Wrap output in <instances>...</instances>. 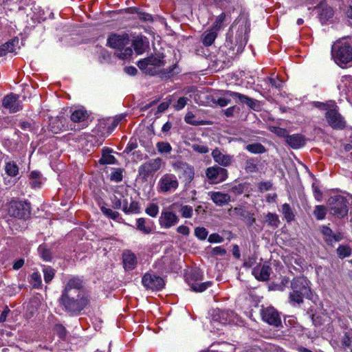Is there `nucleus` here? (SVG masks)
Masks as SVG:
<instances>
[{
    "mask_svg": "<svg viewBox=\"0 0 352 352\" xmlns=\"http://www.w3.org/2000/svg\"><path fill=\"white\" fill-rule=\"evenodd\" d=\"M58 302L65 311L78 315L89 303V298L83 289V280L78 276L70 278L62 291Z\"/></svg>",
    "mask_w": 352,
    "mask_h": 352,
    "instance_id": "1",
    "label": "nucleus"
},
{
    "mask_svg": "<svg viewBox=\"0 0 352 352\" xmlns=\"http://www.w3.org/2000/svg\"><path fill=\"white\" fill-rule=\"evenodd\" d=\"M164 56L162 54H152L138 63L139 69L146 74L155 76L161 74L162 78H170L178 72H175L177 65H172L168 69L163 67L165 65Z\"/></svg>",
    "mask_w": 352,
    "mask_h": 352,
    "instance_id": "2",
    "label": "nucleus"
},
{
    "mask_svg": "<svg viewBox=\"0 0 352 352\" xmlns=\"http://www.w3.org/2000/svg\"><path fill=\"white\" fill-rule=\"evenodd\" d=\"M309 280L304 276L293 278L291 282L292 292L289 295V302L292 305H300L303 302V298L311 299L312 293L309 285Z\"/></svg>",
    "mask_w": 352,
    "mask_h": 352,
    "instance_id": "3",
    "label": "nucleus"
},
{
    "mask_svg": "<svg viewBox=\"0 0 352 352\" xmlns=\"http://www.w3.org/2000/svg\"><path fill=\"white\" fill-rule=\"evenodd\" d=\"M331 54L335 62L341 67L352 61L351 41L346 38L338 40L332 45Z\"/></svg>",
    "mask_w": 352,
    "mask_h": 352,
    "instance_id": "4",
    "label": "nucleus"
},
{
    "mask_svg": "<svg viewBox=\"0 0 352 352\" xmlns=\"http://www.w3.org/2000/svg\"><path fill=\"white\" fill-rule=\"evenodd\" d=\"M231 29L228 33L226 45L233 51L234 54L241 53L248 42L246 28L241 26L236 32L234 36L231 34Z\"/></svg>",
    "mask_w": 352,
    "mask_h": 352,
    "instance_id": "5",
    "label": "nucleus"
},
{
    "mask_svg": "<svg viewBox=\"0 0 352 352\" xmlns=\"http://www.w3.org/2000/svg\"><path fill=\"white\" fill-rule=\"evenodd\" d=\"M330 213L339 219L346 217L348 214V201L342 195L331 197L328 200Z\"/></svg>",
    "mask_w": 352,
    "mask_h": 352,
    "instance_id": "6",
    "label": "nucleus"
},
{
    "mask_svg": "<svg viewBox=\"0 0 352 352\" xmlns=\"http://www.w3.org/2000/svg\"><path fill=\"white\" fill-rule=\"evenodd\" d=\"M177 204H173L162 210L159 217V224L161 228L169 229L179 223V217L173 212V208Z\"/></svg>",
    "mask_w": 352,
    "mask_h": 352,
    "instance_id": "7",
    "label": "nucleus"
},
{
    "mask_svg": "<svg viewBox=\"0 0 352 352\" xmlns=\"http://www.w3.org/2000/svg\"><path fill=\"white\" fill-rule=\"evenodd\" d=\"M325 118L329 125L333 129L342 130L346 126L344 117L339 113L338 107L332 105V108L325 112Z\"/></svg>",
    "mask_w": 352,
    "mask_h": 352,
    "instance_id": "8",
    "label": "nucleus"
},
{
    "mask_svg": "<svg viewBox=\"0 0 352 352\" xmlns=\"http://www.w3.org/2000/svg\"><path fill=\"white\" fill-rule=\"evenodd\" d=\"M179 187V182L174 174L166 173L163 175L157 183V190L162 193H170L175 192Z\"/></svg>",
    "mask_w": 352,
    "mask_h": 352,
    "instance_id": "9",
    "label": "nucleus"
},
{
    "mask_svg": "<svg viewBox=\"0 0 352 352\" xmlns=\"http://www.w3.org/2000/svg\"><path fill=\"white\" fill-rule=\"evenodd\" d=\"M8 214L18 219H26L30 214V204L22 201L12 200L9 204Z\"/></svg>",
    "mask_w": 352,
    "mask_h": 352,
    "instance_id": "10",
    "label": "nucleus"
},
{
    "mask_svg": "<svg viewBox=\"0 0 352 352\" xmlns=\"http://www.w3.org/2000/svg\"><path fill=\"white\" fill-rule=\"evenodd\" d=\"M224 95L230 96L241 104H245L249 108L254 111H259L261 109V104L258 100L250 98L242 94L227 90L224 91Z\"/></svg>",
    "mask_w": 352,
    "mask_h": 352,
    "instance_id": "11",
    "label": "nucleus"
},
{
    "mask_svg": "<svg viewBox=\"0 0 352 352\" xmlns=\"http://www.w3.org/2000/svg\"><path fill=\"white\" fill-rule=\"evenodd\" d=\"M206 176L210 183L219 184L228 178V170L223 167L213 166L206 170Z\"/></svg>",
    "mask_w": 352,
    "mask_h": 352,
    "instance_id": "12",
    "label": "nucleus"
},
{
    "mask_svg": "<svg viewBox=\"0 0 352 352\" xmlns=\"http://www.w3.org/2000/svg\"><path fill=\"white\" fill-rule=\"evenodd\" d=\"M162 160L160 157L152 159L142 164L138 169L139 175L143 179L147 177L160 169Z\"/></svg>",
    "mask_w": 352,
    "mask_h": 352,
    "instance_id": "13",
    "label": "nucleus"
},
{
    "mask_svg": "<svg viewBox=\"0 0 352 352\" xmlns=\"http://www.w3.org/2000/svg\"><path fill=\"white\" fill-rule=\"evenodd\" d=\"M142 283L146 289L161 290L165 285L164 280L160 276L146 273L142 278Z\"/></svg>",
    "mask_w": 352,
    "mask_h": 352,
    "instance_id": "14",
    "label": "nucleus"
},
{
    "mask_svg": "<svg viewBox=\"0 0 352 352\" xmlns=\"http://www.w3.org/2000/svg\"><path fill=\"white\" fill-rule=\"evenodd\" d=\"M262 319L270 325L278 327L281 325L279 313L272 307L263 308L261 310Z\"/></svg>",
    "mask_w": 352,
    "mask_h": 352,
    "instance_id": "15",
    "label": "nucleus"
},
{
    "mask_svg": "<svg viewBox=\"0 0 352 352\" xmlns=\"http://www.w3.org/2000/svg\"><path fill=\"white\" fill-rule=\"evenodd\" d=\"M129 42V36L127 34H112L107 39L108 45L118 50L128 45Z\"/></svg>",
    "mask_w": 352,
    "mask_h": 352,
    "instance_id": "16",
    "label": "nucleus"
},
{
    "mask_svg": "<svg viewBox=\"0 0 352 352\" xmlns=\"http://www.w3.org/2000/svg\"><path fill=\"white\" fill-rule=\"evenodd\" d=\"M19 98L18 95L12 93L8 94L3 99L2 106L8 109L10 113H16L22 109Z\"/></svg>",
    "mask_w": 352,
    "mask_h": 352,
    "instance_id": "17",
    "label": "nucleus"
},
{
    "mask_svg": "<svg viewBox=\"0 0 352 352\" xmlns=\"http://www.w3.org/2000/svg\"><path fill=\"white\" fill-rule=\"evenodd\" d=\"M211 155L214 161L220 165L221 167L230 166L234 162L233 155L225 153L218 148L214 149Z\"/></svg>",
    "mask_w": 352,
    "mask_h": 352,
    "instance_id": "18",
    "label": "nucleus"
},
{
    "mask_svg": "<svg viewBox=\"0 0 352 352\" xmlns=\"http://www.w3.org/2000/svg\"><path fill=\"white\" fill-rule=\"evenodd\" d=\"M272 268L267 263L258 264L253 268L252 274L259 281H267L270 279Z\"/></svg>",
    "mask_w": 352,
    "mask_h": 352,
    "instance_id": "19",
    "label": "nucleus"
},
{
    "mask_svg": "<svg viewBox=\"0 0 352 352\" xmlns=\"http://www.w3.org/2000/svg\"><path fill=\"white\" fill-rule=\"evenodd\" d=\"M320 232L324 236V240L329 245H333V243L339 242L344 238L342 232H337L334 233L332 230L327 226H322L320 228Z\"/></svg>",
    "mask_w": 352,
    "mask_h": 352,
    "instance_id": "20",
    "label": "nucleus"
},
{
    "mask_svg": "<svg viewBox=\"0 0 352 352\" xmlns=\"http://www.w3.org/2000/svg\"><path fill=\"white\" fill-rule=\"evenodd\" d=\"M49 126L50 131L56 134L66 131L68 129L67 119L64 116H58L50 122Z\"/></svg>",
    "mask_w": 352,
    "mask_h": 352,
    "instance_id": "21",
    "label": "nucleus"
},
{
    "mask_svg": "<svg viewBox=\"0 0 352 352\" xmlns=\"http://www.w3.org/2000/svg\"><path fill=\"white\" fill-rule=\"evenodd\" d=\"M208 195L211 200L218 206H225L231 201V197L229 194L219 191L209 192Z\"/></svg>",
    "mask_w": 352,
    "mask_h": 352,
    "instance_id": "22",
    "label": "nucleus"
},
{
    "mask_svg": "<svg viewBox=\"0 0 352 352\" xmlns=\"http://www.w3.org/2000/svg\"><path fill=\"white\" fill-rule=\"evenodd\" d=\"M155 227L154 222L148 219L138 218L136 220V228L144 234L152 233Z\"/></svg>",
    "mask_w": 352,
    "mask_h": 352,
    "instance_id": "23",
    "label": "nucleus"
},
{
    "mask_svg": "<svg viewBox=\"0 0 352 352\" xmlns=\"http://www.w3.org/2000/svg\"><path fill=\"white\" fill-rule=\"evenodd\" d=\"M122 261L125 270L130 271L135 269L137 265L135 255L129 250L124 251L122 254Z\"/></svg>",
    "mask_w": 352,
    "mask_h": 352,
    "instance_id": "24",
    "label": "nucleus"
},
{
    "mask_svg": "<svg viewBox=\"0 0 352 352\" xmlns=\"http://www.w3.org/2000/svg\"><path fill=\"white\" fill-rule=\"evenodd\" d=\"M286 142L293 148H299L305 144L304 137L300 134L287 135Z\"/></svg>",
    "mask_w": 352,
    "mask_h": 352,
    "instance_id": "25",
    "label": "nucleus"
},
{
    "mask_svg": "<svg viewBox=\"0 0 352 352\" xmlns=\"http://www.w3.org/2000/svg\"><path fill=\"white\" fill-rule=\"evenodd\" d=\"M218 32L212 28L205 31L201 35V41L205 46H210L215 41Z\"/></svg>",
    "mask_w": 352,
    "mask_h": 352,
    "instance_id": "26",
    "label": "nucleus"
},
{
    "mask_svg": "<svg viewBox=\"0 0 352 352\" xmlns=\"http://www.w3.org/2000/svg\"><path fill=\"white\" fill-rule=\"evenodd\" d=\"M89 117V114L86 110L84 109H78L75 110L71 115L70 119L74 122H85Z\"/></svg>",
    "mask_w": 352,
    "mask_h": 352,
    "instance_id": "27",
    "label": "nucleus"
},
{
    "mask_svg": "<svg viewBox=\"0 0 352 352\" xmlns=\"http://www.w3.org/2000/svg\"><path fill=\"white\" fill-rule=\"evenodd\" d=\"M188 283L190 286L192 290L195 292H202L212 285L211 281L200 283L199 281L191 282V280H188Z\"/></svg>",
    "mask_w": 352,
    "mask_h": 352,
    "instance_id": "28",
    "label": "nucleus"
},
{
    "mask_svg": "<svg viewBox=\"0 0 352 352\" xmlns=\"http://www.w3.org/2000/svg\"><path fill=\"white\" fill-rule=\"evenodd\" d=\"M320 19L322 22H325L333 16V9L328 6H322L318 14Z\"/></svg>",
    "mask_w": 352,
    "mask_h": 352,
    "instance_id": "29",
    "label": "nucleus"
},
{
    "mask_svg": "<svg viewBox=\"0 0 352 352\" xmlns=\"http://www.w3.org/2000/svg\"><path fill=\"white\" fill-rule=\"evenodd\" d=\"M265 222L267 226L274 229L277 228L280 223V220L276 214L268 212L265 216Z\"/></svg>",
    "mask_w": 352,
    "mask_h": 352,
    "instance_id": "30",
    "label": "nucleus"
},
{
    "mask_svg": "<svg viewBox=\"0 0 352 352\" xmlns=\"http://www.w3.org/2000/svg\"><path fill=\"white\" fill-rule=\"evenodd\" d=\"M123 212L126 214L139 213L140 212L139 203L137 201H133L130 204L129 206H128V201H126V199H124Z\"/></svg>",
    "mask_w": 352,
    "mask_h": 352,
    "instance_id": "31",
    "label": "nucleus"
},
{
    "mask_svg": "<svg viewBox=\"0 0 352 352\" xmlns=\"http://www.w3.org/2000/svg\"><path fill=\"white\" fill-rule=\"evenodd\" d=\"M156 148L158 153L161 155L170 154L173 150L170 143L164 141L157 142Z\"/></svg>",
    "mask_w": 352,
    "mask_h": 352,
    "instance_id": "32",
    "label": "nucleus"
},
{
    "mask_svg": "<svg viewBox=\"0 0 352 352\" xmlns=\"http://www.w3.org/2000/svg\"><path fill=\"white\" fill-rule=\"evenodd\" d=\"M123 196L118 191H116L113 197L111 198L113 207L116 209H122L124 204V199H122Z\"/></svg>",
    "mask_w": 352,
    "mask_h": 352,
    "instance_id": "33",
    "label": "nucleus"
},
{
    "mask_svg": "<svg viewBox=\"0 0 352 352\" xmlns=\"http://www.w3.org/2000/svg\"><path fill=\"white\" fill-rule=\"evenodd\" d=\"M5 171L10 177H16L19 174V167L14 162H8L5 165Z\"/></svg>",
    "mask_w": 352,
    "mask_h": 352,
    "instance_id": "34",
    "label": "nucleus"
},
{
    "mask_svg": "<svg viewBox=\"0 0 352 352\" xmlns=\"http://www.w3.org/2000/svg\"><path fill=\"white\" fill-rule=\"evenodd\" d=\"M245 149L250 153L254 154H261L266 151L265 148L261 143H254L248 144Z\"/></svg>",
    "mask_w": 352,
    "mask_h": 352,
    "instance_id": "35",
    "label": "nucleus"
},
{
    "mask_svg": "<svg viewBox=\"0 0 352 352\" xmlns=\"http://www.w3.org/2000/svg\"><path fill=\"white\" fill-rule=\"evenodd\" d=\"M134 50L138 54H142L145 50V43L141 37H137L133 41Z\"/></svg>",
    "mask_w": 352,
    "mask_h": 352,
    "instance_id": "36",
    "label": "nucleus"
},
{
    "mask_svg": "<svg viewBox=\"0 0 352 352\" xmlns=\"http://www.w3.org/2000/svg\"><path fill=\"white\" fill-rule=\"evenodd\" d=\"M245 170L247 173H256L258 171V162L254 158H250L246 160L245 163Z\"/></svg>",
    "mask_w": 352,
    "mask_h": 352,
    "instance_id": "37",
    "label": "nucleus"
},
{
    "mask_svg": "<svg viewBox=\"0 0 352 352\" xmlns=\"http://www.w3.org/2000/svg\"><path fill=\"white\" fill-rule=\"evenodd\" d=\"M313 214L318 220H322L327 214V208L322 205H317L315 206Z\"/></svg>",
    "mask_w": 352,
    "mask_h": 352,
    "instance_id": "38",
    "label": "nucleus"
},
{
    "mask_svg": "<svg viewBox=\"0 0 352 352\" xmlns=\"http://www.w3.org/2000/svg\"><path fill=\"white\" fill-rule=\"evenodd\" d=\"M282 212L284 214V217L287 221V222L289 223L294 220V214L293 212L292 209L288 204H284L282 206Z\"/></svg>",
    "mask_w": 352,
    "mask_h": 352,
    "instance_id": "39",
    "label": "nucleus"
},
{
    "mask_svg": "<svg viewBox=\"0 0 352 352\" xmlns=\"http://www.w3.org/2000/svg\"><path fill=\"white\" fill-rule=\"evenodd\" d=\"M225 21H226V14L222 12L221 14H219L213 25V26L211 28L214 31L219 32L222 28L225 26Z\"/></svg>",
    "mask_w": 352,
    "mask_h": 352,
    "instance_id": "40",
    "label": "nucleus"
},
{
    "mask_svg": "<svg viewBox=\"0 0 352 352\" xmlns=\"http://www.w3.org/2000/svg\"><path fill=\"white\" fill-rule=\"evenodd\" d=\"M184 120L186 123L194 125V126H199L203 125L205 122L202 120H197L195 118V116L190 111H188L184 118Z\"/></svg>",
    "mask_w": 352,
    "mask_h": 352,
    "instance_id": "41",
    "label": "nucleus"
},
{
    "mask_svg": "<svg viewBox=\"0 0 352 352\" xmlns=\"http://www.w3.org/2000/svg\"><path fill=\"white\" fill-rule=\"evenodd\" d=\"M43 272L45 282L47 283H49L54 278L55 275V270L50 266H45L43 268Z\"/></svg>",
    "mask_w": 352,
    "mask_h": 352,
    "instance_id": "42",
    "label": "nucleus"
},
{
    "mask_svg": "<svg viewBox=\"0 0 352 352\" xmlns=\"http://www.w3.org/2000/svg\"><path fill=\"white\" fill-rule=\"evenodd\" d=\"M340 87L347 91H352V76L349 75L343 76Z\"/></svg>",
    "mask_w": 352,
    "mask_h": 352,
    "instance_id": "43",
    "label": "nucleus"
},
{
    "mask_svg": "<svg viewBox=\"0 0 352 352\" xmlns=\"http://www.w3.org/2000/svg\"><path fill=\"white\" fill-rule=\"evenodd\" d=\"M192 149L198 153L206 154L209 152L208 147L203 143H193L190 145Z\"/></svg>",
    "mask_w": 352,
    "mask_h": 352,
    "instance_id": "44",
    "label": "nucleus"
},
{
    "mask_svg": "<svg viewBox=\"0 0 352 352\" xmlns=\"http://www.w3.org/2000/svg\"><path fill=\"white\" fill-rule=\"evenodd\" d=\"M133 54V50L130 47H124L122 50H119L117 52V56L120 59H128Z\"/></svg>",
    "mask_w": 352,
    "mask_h": 352,
    "instance_id": "45",
    "label": "nucleus"
},
{
    "mask_svg": "<svg viewBox=\"0 0 352 352\" xmlns=\"http://www.w3.org/2000/svg\"><path fill=\"white\" fill-rule=\"evenodd\" d=\"M179 211L184 218H191L193 213L192 207L188 205L181 206Z\"/></svg>",
    "mask_w": 352,
    "mask_h": 352,
    "instance_id": "46",
    "label": "nucleus"
},
{
    "mask_svg": "<svg viewBox=\"0 0 352 352\" xmlns=\"http://www.w3.org/2000/svg\"><path fill=\"white\" fill-rule=\"evenodd\" d=\"M38 252L41 257L45 261H49L52 258V254L50 250L47 249L44 245H40L38 249Z\"/></svg>",
    "mask_w": 352,
    "mask_h": 352,
    "instance_id": "47",
    "label": "nucleus"
},
{
    "mask_svg": "<svg viewBox=\"0 0 352 352\" xmlns=\"http://www.w3.org/2000/svg\"><path fill=\"white\" fill-rule=\"evenodd\" d=\"M194 175H195L194 168L192 166L186 164V167L184 168V176L186 178V179L188 182H190L193 179Z\"/></svg>",
    "mask_w": 352,
    "mask_h": 352,
    "instance_id": "48",
    "label": "nucleus"
},
{
    "mask_svg": "<svg viewBox=\"0 0 352 352\" xmlns=\"http://www.w3.org/2000/svg\"><path fill=\"white\" fill-rule=\"evenodd\" d=\"M337 253L340 258L349 256L351 253V250L349 246L340 245L337 249Z\"/></svg>",
    "mask_w": 352,
    "mask_h": 352,
    "instance_id": "49",
    "label": "nucleus"
},
{
    "mask_svg": "<svg viewBox=\"0 0 352 352\" xmlns=\"http://www.w3.org/2000/svg\"><path fill=\"white\" fill-rule=\"evenodd\" d=\"M101 211L108 217L113 219V220H117L119 217H120V214L119 212H116V211H114L110 208H107L104 206H102L101 208Z\"/></svg>",
    "mask_w": 352,
    "mask_h": 352,
    "instance_id": "50",
    "label": "nucleus"
},
{
    "mask_svg": "<svg viewBox=\"0 0 352 352\" xmlns=\"http://www.w3.org/2000/svg\"><path fill=\"white\" fill-rule=\"evenodd\" d=\"M145 212L151 217H155L159 212V207L156 204H150L146 207Z\"/></svg>",
    "mask_w": 352,
    "mask_h": 352,
    "instance_id": "51",
    "label": "nucleus"
},
{
    "mask_svg": "<svg viewBox=\"0 0 352 352\" xmlns=\"http://www.w3.org/2000/svg\"><path fill=\"white\" fill-rule=\"evenodd\" d=\"M116 162V159L113 155L103 154L102 157L99 160L100 164H114Z\"/></svg>",
    "mask_w": 352,
    "mask_h": 352,
    "instance_id": "52",
    "label": "nucleus"
},
{
    "mask_svg": "<svg viewBox=\"0 0 352 352\" xmlns=\"http://www.w3.org/2000/svg\"><path fill=\"white\" fill-rule=\"evenodd\" d=\"M208 234V232L204 227H197L195 229V235L200 240H205Z\"/></svg>",
    "mask_w": 352,
    "mask_h": 352,
    "instance_id": "53",
    "label": "nucleus"
},
{
    "mask_svg": "<svg viewBox=\"0 0 352 352\" xmlns=\"http://www.w3.org/2000/svg\"><path fill=\"white\" fill-rule=\"evenodd\" d=\"M110 59H111L110 53L107 50H106L104 49H102L100 52V55L98 57L99 62L100 63H109L110 61Z\"/></svg>",
    "mask_w": 352,
    "mask_h": 352,
    "instance_id": "54",
    "label": "nucleus"
},
{
    "mask_svg": "<svg viewBox=\"0 0 352 352\" xmlns=\"http://www.w3.org/2000/svg\"><path fill=\"white\" fill-rule=\"evenodd\" d=\"M31 282L34 287H39L42 283L41 274L38 272H33L31 275Z\"/></svg>",
    "mask_w": 352,
    "mask_h": 352,
    "instance_id": "55",
    "label": "nucleus"
},
{
    "mask_svg": "<svg viewBox=\"0 0 352 352\" xmlns=\"http://www.w3.org/2000/svg\"><path fill=\"white\" fill-rule=\"evenodd\" d=\"M341 342L342 346L349 348L352 344V333L346 332L342 338Z\"/></svg>",
    "mask_w": 352,
    "mask_h": 352,
    "instance_id": "56",
    "label": "nucleus"
},
{
    "mask_svg": "<svg viewBox=\"0 0 352 352\" xmlns=\"http://www.w3.org/2000/svg\"><path fill=\"white\" fill-rule=\"evenodd\" d=\"M122 177V170L120 168L113 170L110 175L111 180L116 182H121Z\"/></svg>",
    "mask_w": 352,
    "mask_h": 352,
    "instance_id": "57",
    "label": "nucleus"
},
{
    "mask_svg": "<svg viewBox=\"0 0 352 352\" xmlns=\"http://www.w3.org/2000/svg\"><path fill=\"white\" fill-rule=\"evenodd\" d=\"M13 50L12 44L10 43H6L0 46V57L5 56L8 52H11Z\"/></svg>",
    "mask_w": 352,
    "mask_h": 352,
    "instance_id": "58",
    "label": "nucleus"
},
{
    "mask_svg": "<svg viewBox=\"0 0 352 352\" xmlns=\"http://www.w3.org/2000/svg\"><path fill=\"white\" fill-rule=\"evenodd\" d=\"M188 99L186 97L179 98L177 102L173 105L174 108L177 111L182 110L188 102Z\"/></svg>",
    "mask_w": 352,
    "mask_h": 352,
    "instance_id": "59",
    "label": "nucleus"
},
{
    "mask_svg": "<svg viewBox=\"0 0 352 352\" xmlns=\"http://www.w3.org/2000/svg\"><path fill=\"white\" fill-rule=\"evenodd\" d=\"M226 253V250L221 246L213 248L211 250L212 256H224Z\"/></svg>",
    "mask_w": 352,
    "mask_h": 352,
    "instance_id": "60",
    "label": "nucleus"
},
{
    "mask_svg": "<svg viewBox=\"0 0 352 352\" xmlns=\"http://www.w3.org/2000/svg\"><path fill=\"white\" fill-rule=\"evenodd\" d=\"M312 188H313L314 195L315 199L318 201H321L322 199V193L321 190H320L319 187L316 184L314 183L312 184Z\"/></svg>",
    "mask_w": 352,
    "mask_h": 352,
    "instance_id": "61",
    "label": "nucleus"
},
{
    "mask_svg": "<svg viewBox=\"0 0 352 352\" xmlns=\"http://www.w3.org/2000/svg\"><path fill=\"white\" fill-rule=\"evenodd\" d=\"M208 240L210 243H222L224 241L223 238L217 233L211 234Z\"/></svg>",
    "mask_w": 352,
    "mask_h": 352,
    "instance_id": "62",
    "label": "nucleus"
},
{
    "mask_svg": "<svg viewBox=\"0 0 352 352\" xmlns=\"http://www.w3.org/2000/svg\"><path fill=\"white\" fill-rule=\"evenodd\" d=\"M202 277H203L202 274L200 272H199L197 271H195L190 274V277H188L187 280H191V282L201 281V280H202Z\"/></svg>",
    "mask_w": 352,
    "mask_h": 352,
    "instance_id": "63",
    "label": "nucleus"
},
{
    "mask_svg": "<svg viewBox=\"0 0 352 352\" xmlns=\"http://www.w3.org/2000/svg\"><path fill=\"white\" fill-rule=\"evenodd\" d=\"M256 263V257L255 256H249L244 261L243 266L245 267H252Z\"/></svg>",
    "mask_w": 352,
    "mask_h": 352,
    "instance_id": "64",
    "label": "nucleus"
}]
</instances>
